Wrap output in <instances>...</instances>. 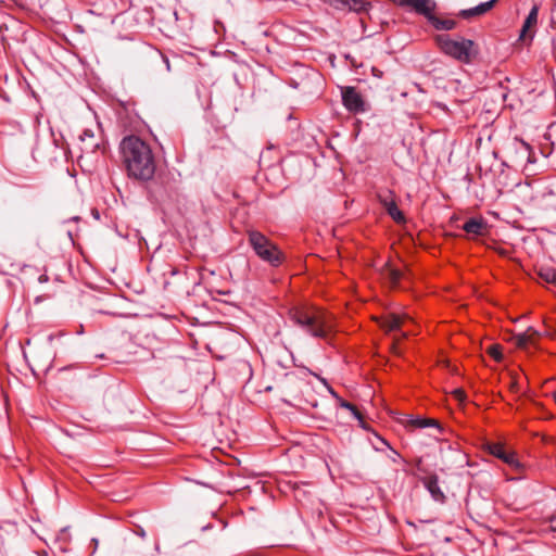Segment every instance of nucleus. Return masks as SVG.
Returning <instances> with one entry per match:
<instances>
[{
    "label": "nucleus",
    "mask_w": 556,
    "mask_h": 556,
    "mask_svg": "<svg viewBox=\"0 0 556 556\" xmlns=\"http://www.w3.org/2000/svg\"><path fill=\"white\" fill-rule=\"evenodd\" d=\"M119 151L128 177L139 181H149L153 178L156 161L148 142L130 135L121 141Z\"/></svg>",
    "instance_id": "1"
},
{
    "label": "nucleus",
    "mask_w": 556,
    "mask_h": 556,
    "mask_svg": "<svg viewBox=\"0 0 556 556\" xmlns=\"http://www.w3.org/2000/svg\"><path fill=\"white\" fill-rule=\"evenodd\" d=\"M288 316L294 325L317 339H328L334 327L330 314L311 305L293 306Z\"/></svg>",
    "instance_id": "2"
},
{
    "label": "nucleus",
    "mask_w": 556,
    "mask_h": 556,
    "mask_svg": "<svg viewBox=\"0 0 556 556\" xmlns=\"http://www.w3.org/2000/svg\"><path fill=\"white\" fill-rule=\"evenodd\" d=\"M434 40L443 54L463 64H470L479 52L476 42L464 37L453 39L447 34H441L437 35Z\"/></svg>",
    "instance_id": "3"
},
{
    "label": "nucleus",
    "mask_w": 556,
    "mask_h": 556,
    "mask_svg": "<svg viewBox=\"0 0 556 556\" xmlns=\"http://www.w3.org/2000/svg\"><path fill=\"white\" fill-rule=\"evenodd\" d=\"M248 243L255 255L273 267H279L286 260L285 253L279 247L255 229H247Z\"/></svg>",
    "instance_id": "4"
},
{
    "label": "nucleus",
    "mask_w": 556,
    "mask_h": 556,
    "mask_svg": "<svg viewBox=\"0 0 556 556\" xmlns=\"http://www.w3.org/2000/svg\"><path fill=\"white\" fill-rule=\"evenodd\" d=\"M342 104L352 114H359L366 111V102L355 87H341Z\"/></svg>",
    "instance_id": "5"
},
{
    "label": "nucleus",
    "mask_w": 556,
    "mask_h": 556,
    "mask_svg": "<svg viewBox=\"0 0 556 556\" xmlns=\"http://www.w3.org/2000/svg\"><path fill=\"white\" fill-rule=\"evenodd\" d=\"M379 203L384 207L389 216L397 224L405 222L403 212L397 207L396 195L390 189H384L377 194Z\"/></svg>",
    "instance_id": "6"
},
{
    "label": "nucleus",
    "mask_w": 556,
    "mask_h": 556,
    "mask_svg": "<svg viewBox=\"0 0 556 556\" xmlns=\"http://www.w3.org/2000/svg\"><path fill=\"white\" fill-rule=\"evenodd\" d=\"M399 422L408 431L433 427L437 429L439 433L443 432L441 424L434 418L415 415H404L402 418L399 419Z\"/></svg>",
    "instance_id": "7"
},
{
    "label": "nucleus",
    "mask_w": 556,
    "mask_h": 556,
    "mask_svg": "<svg viewBox=\"0 0 556 556\" xmlns=\"http://www.w3.org/2000/svg\"><path fill=\"white\" fill-rule=\"evenodd\" d=\"M100 138H97L94 132L90 129H85L79 135V149L83 154L96 153L101 146Z\"/></svg>",
    "instance_id": "8"
},
{
    "label": "nucleus",
    "mask_w": 556,
    "mask_h": 556,
    "mask_svg": "<svg viewBox=\"0 0 556 556\" xmlns=\"http://www.w3.org/2000/svg\"><path fill=\"white\" fill-rule=\"evenodd\" d=\"M408 316L406 315H397V314H387L377 319L381 329L386 332L399 331L401 327L404 325L406 320H408Z\"/></svg>",
    "instance_id": "9"
},
{
    "label": "nucleus",
    "mask_w": 556,
    "mask_h": 556,
    "mask_svg": "<svg viewBox=\"0 0 556 556\" xmlns=\"http://www.w3.org/2000/svg\"><path fill=\"white\" fill-rule=\"evenodd\" d=\"M541 337V331L533 327H528L522 333L514 334L513 340L518 349L525 350L529 345H535L538 339Z\"/></svg>",
    "instance_id": "10"
},
{
    "label": "nucleus",
    "mask_w": 556,
    "mask_h": 556,
    "mask_svg": "<svg viewBox=\"0 0 556 556\" xmlns=\"http://www.w3.org/2000/svg\"><path fill=\"white\" fill-rule=\"evenodd\" d=\"M381 275L393 289L399 288L401 280L406 278V274L397 268H394L390 262H387L383 265L381 268Z\"/></svg>",
    "instance_id": "11"
},
{
    "label": "nucleus",
    "mask_w": 556,
    "mask_h": 556,
    "mask_svg": "<svg viewBox=\"0 0 556 556\" xmlns=\"http://www.w3.org/2000/svg\"><path fill=\"white\" fill-rule=\"evenodd\" d=\"M539 8L536 5L532 7L528 16L526 17L522 28L520 30L519 40L532 39L534 36V31L531 29L538 23Z\"/></svg>",
    "instance_id": "12"
},
{
    "label": "nucleus",
    "mask_w": 556,
    "mask_h": 556,
    "mask_svg": "<svg viewBox=\"0 0 556 556\" xmlns=\"http://www.w3.org/2000/svg\"><path fill=\"white\" fill-rule=\"evenodd\" d=\"M464 231L468 235L478 237L483 236L486 230V222L483 218H469L463 225Z\"/></svg>",
    "instance_id": "13"
},
{
    "label": "nucleus",
    "mask_w": 556,
    "mask_h": 556,
    "mask_svg": "<svg viewBox=\"0 0 556 556\" xmlns=\"http://www.w3.org/2000/svg\"><path fill=\"white\" fill-rule=\"evenodd\" d=\"M424 485L429 491L434 501L444 502L445 495L439 485V478L437 475H431L425 478Z\"/></svg>",
    "instance_id": "14"
},
{
    "label": "nucleus",
    "mask_w": 556,
    "mask_h": 556,
    "mask_svg": "<svg viewBox=\"0 0 556 556\" xmlns=\"http://www.w3.org/2000/svg\"><path fill=\"white\" fill-rule=\"evenodd\" d=\"M428 22L438 30H452L456 27V21L452 18H441L434 15L433 11H429L428 15H425Z\"/></svg>",
    "instance_id": "15"
},
{
    "label": "nucleus",
    "mask_w": 556,
    "mask_h": 556,
    "mask_svg": "<svg viewBox=\"0 0 556 556\" xmlns=\"http://www.w3.org/2000/svg\"><path fill=\"white\" fill-rule=\"evenodd\" d=\"M496 1L497 0H490V1H486V2L480 3V4H478L475 8L467 9V10H462L458 15L460 17H463V18H466V20H468L470 17H473V16L483 15V14L489 12L494 7Z\"/></svg>",
    "instance_id": "16"
},
{
    "label": "nucleus",
    "mask_w": 556,
    "mask_h": 556,
    "mask_svg": "<svg viewBox=\"0 0 556 556\" xmlns=\"http://www.w3.org/2000/svg\"><path fill=\"white\" fill-rule=\"evenodd\" d=\"M367 5H369V3L365 2L363 0H341L339 2V5H336L334 9H338V10L349 9L351 11L362 12V11H366Z\"/></svg>",
    "instance_id": "17"
},
{
    "label": "nucleus",
    "mask_w": 556,
    "mask_h": 556,
    "mask_svg": "<svg viewBox=\"0 0 556 556\" xmlns=\"http://www.w3.org/2000/svg\"><path fill=\"white\" fill-rule=\"evenodd\" d=\"M339 403H340L341 407L349 409L353 414V416L359 421V426L362 428L367 429V426L364 421V417H363L362 413L358 410V408L354 404H352L348 401H344L342 399L339 400Z\"/></svg>",
    "instance_id": "18"
},
{
    "label": "nucleus",
    "mask_w": 556,
    "mask_h": 556,
    "mask_svg": "<svg viewBox=\"0 0 556 556\" xmlns=\"http://www.w3.org/2000/svg\"><path fill=\"white\" fill-rule=\"evenodd\" d=\"M540 279L549 285L556 286V269L553 267H541L538 271Z\"/></svg>",
    "instance_id": "19"
},
{
    "label": "nucleus",
    "mask_w": 556,
    "mask_h": 556,
    "mask_svg": "<svg viewBox=\"0 0 556 556\" xmlns=\"http://www.w3.org/2000/svg\"><path fill=\"white\" fill-rule=\"evenodd\" d=\"M486 450L489 451V453L497 458H502L505 454H506V451L504 448V445L502 443H498V442H492V443H488L486 444Z\"/></svg>",
    "instance_id": "20"
},
{
    "label": "nucleus",
    "mask_w": 556,
    "mask_h": 556,
    "mask_svg": "<svg viewBox=\"0 0 556 556\" xmlns=\"http://www.w3.org/2000/svg\"><path fill=\"white\" fill-rule=\"evenodd\" d=\"M376 437L378 438V440L380 441V443L384 446H387L390 451H391V455H390V459L393 462V463H397L402 456L401 454L395 451L387 440H384L383 438L379 437L377 433H376Z\"/></svg>",
    "instance_id": "21"
},
{
    "label": "nucleus",
    "mask_w": 556,
    "mask_h": 556,
    "mask_svg": "<svg viewBox=\"0 0 556 556\" xmlns=\"http://www.w3.org/2000/svg\"><path fill=\"white\" fill-rule=\"evenodd\" d=\"M488 354L496 362H501L503 358L502 348L498 344H492L486 350Z\"/></svg>",
    "instance_id": "22"
},
{
    "label": "nucleus",
    "mask_w": 556,
    "mask_h": 556,
    "mask_svg": "<svg viewBox=\"0 0 556 556\" xmlns=\"http://www.w3.org/2000/svg\"><path fill=\"white\" fill-rule=\"evenodd\" d=\"M505 464L509 465V466H513V467H517L519 465V462L518 459L516 458V455L514 453H508L506 452V454L501 458Z\"/></svg>",
    "instance_id": "23"
},
{
    "label": "nucleus",
    "mask_w": 556,
    "mask_h": 556,
    "mask_svg": "<svg viewBox=\"0 0 556 556\" xmlns=\"http://www.w3.org/2000/svg\"><path fill=\"white\" fill-rule=\"evenodd\" d=\"M452 394L458 402H464L466 400V393L463 389H455L452 391Z\"/></svg>",
    "instance_id": "24"
},
{
    "label": "nucleus",
    "mask_w": 556,
    "mask_h": 556,
    "mask_svg": "<svg viewBox=\"0 0 556 556\" xmlns=\"http://www.w3.org/2000/svg\"><path fill=\"white\" fill-rule=\"evenodd\" d=\"M139 352L141 353H144L146 354V358L148 357H153V353L151 351H149L148 349L143 348V346H136L135 351L132 352V354H138Z\"/></svg>",
    "instance_id": "25"
},
{
    "label": "nucleus",
    "mask_w": 556,
    "mask_h": 556,
    "mask_svg": "<svg viewBox=\"0 0 556 556\" xmlns=\"http://www.w3.org/2000/svg\"><path fill=\"white\" fill-rule=\"evenodd\" d=\"M548 521H549V523H551V525H549V527H548L549 531H552V532H556V516H552V517L548 519Z\"/></svg>",
    "instance_id": "26"
},
{
    "label": "nucleus",
    "mask_w": 556,
    "mask_h": 556,
    "mask_svg": "<svg viewBox=\"0 0 556 556\" xmlns=\"http://www.w3.org/2000/svg\"><path fill=\"white\" fill-rule=\"evenodd\" d=\"M518 142L520 143V146L525 149V151L530 154L531 153V146L527 142H525L523 140H518Z\"/></svg>",
    "instance_id": "27"
},
{
    "label": "nucleus",
    "mask_w": 556,
    "mask_h": 556,
    "mask_svg": "<svg viewBox=\"0 0 556 556\" xmlns=\"http://www.w3.org/2000/svg\"><path fill=\"white\" fill-rule=\"evenodd\" d=\"M371 72H372V75H374L375 77H378V78H381V77H382V71H380V70H378V68H376V67H372V71H371Z\"/></svg>",
    "instance_id": "28"
},
{
    "label": "nucleus",
    "mask_w": 556,
    "mask_h": 556,
    "mask_svg": "<svg viewBox=\"0 0 556 556\" xmlns=\"http://www.w3.org/2000/svg\"><path fill=\"white\" fill-rule=\"evenodd\" d=\"M542 336L552 338L554 336V333L549 329H546V330L541 332V337Z\"/></svg>",
    "instance_id": "29"
},
{
    "label": "nucleus",
    "mask_w": 556,
    "mask_h": 556,
    "mask_svg": "<svg viewBox=\"0 0 556 556\" xmlns=\"http://www.w3.org/2000/svg\"><path fill=\"white\" fill-rule=\"evenodd\" d=\"M135 532H136V534H138L141 538L146 536V532L141 527H138V529Z\"/></svg>",
    "instance_id": "30"
},
{
    "label": "nucleus",
    "mask_w": 556,
    "mask_h": 556,
    "mask_svg": "<svg viewBox=\"0 0 556 556\" xmlns=\"http://www.w3.org/2000/svg\"><path fill=\"white\" fill-rule=\"evenodd\" d=\"M325 1H326L329 5H331V7H333V8H334L336 5H339V2H340L341 0H325Z\"/></svg>",
    "instance_id": "31"
},
{
    "label": "nucleus",
    "mask_w": 556,
    "mask_h": 556,
    "mask_svg": "<svg viewBox=\"0 0 556 556\" xmlns=\"http://www.w3.org/2000/svg\"><path fill=\"white\" fill-rule=\"evenodd\" d=\"M143 358H129V359H126V361H122V363H137V362H140L142 361Z\"/></svg>",
    "instance_id": "32"
},
{
    "label": "nucleus",
    "mask_w": 556,
    "mask_h": 556,
    "mask_svg": "<svg viewBox=\"0 0 556 556\" xmlns=\"http://www.w3.org/2000/svg\"><path fill=\"white\" fill-rule=\"evenodd\" d=\"M510 389H511L513 391L517 392V391H518V383H517L516 381H513V382L510 383Z\"/></svg>",
    "instance_id": "33"
},
{
    "label": "nucleus",
    "mask_w": 556,
    "mask_h": 556,
    "mask_svg": "<svg viewBox=\"0 0 556 556\" xmlns=\"http://www.w3.org/2000/svg\"><path fill=\"white\" fill-rule=\"evenodd\" d=\"M294 378H295V377H294V375H292V374H286V379H287L288 381H293V380H294Z\"/></svg>",
    "instance_id": "34"
},
{
    "label": "nucleus",
    "mask_w": 556,
    "mask_h": 556,
    "mask_svg": "<svg viewBox=\"0 0 556 556\" xmlns=\"http://www.w3.org/2000/svg\"><path fill=\"white\" fill-rule=\"evenodd\" d=\"M39 556H47L48 553L46 551H42L41 553H38Z\"/></svg>",
    "instance_id": "35"
},
{
    "label": "nucleus",
    "mask_w": 556,
    "mask_h": 556,
    "mask_svg": "<svg viewBox=\"0 0 556 556\" xmlns=\"http://www.w3.org/2000/svg\"><path fill=\"white\" fill-rule=\"evenodd\" d=\"M553 397H554V400L556 402V392H554Z\"/></svg>",
    "instance_id": "36"
}]
</instances>
